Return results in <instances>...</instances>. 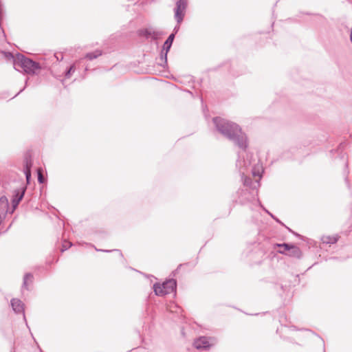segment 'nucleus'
<instances>
[{
  "mask_svg": "<svg viewBox=\"0 0 352 352\" xmlns=\"http://www.w3.org/2000/svg\"><path fill=\"white\" fill-rule=\"evenodd\" d=\"M213 122L222 135L233 141L240 148L245 150L247 148V138L239 125L219 117L213 118Z\"/></svg>",
  "mask_w": 352,
  "mask_h": 352,
  "instance_id": "f257e3e1",
  "label": "nucleus"
},
{
  "mask_svg": "<svg viewBox=\"0 0 352 352\" xmlns=\"http://www.w3.org/2000/svg\"><path fill=\"white\" fill-rule=\"evenodd\" d=\"M6 57L13 59L14 67L19 72L34 74L40 69L38 63L24 56L23 54H17L15 56H13L11 53H8Z\"/></svg>",
  "mask_w": 352,
  "mask_h": 352,
  "instance_id": "f03ea898",
  "label": "nucleus"
},
{
  "mask_svg": "<svg viewBox=\"0 0 352 352\" xmlns=\"http://www.w3.org/2000/svg\"><path fill=\"white\" fill-rule=\"evenodd\" d=\"M176 280L170 279L162 285L156 283L153 285L154 292L157 296H164L173 292L176 289Z\"/></svg>",
  "mask_w": 352,
  "mask_h": 352,
  "instance_id": "7ed1b4c3",
  "label": "nucleus"
},
{
  "mask_svg": "<svg viewBox=\"0 0 352 352\" xmlns=\"http://www.w3.org/2000/svg\"><path fill=\"white\" fill-rule=\"evenodd\" d=\"M187 6V0H179L175 10V19L180 22L184 19L185 10Z\"/></svg>",
  "mask_w": 352,
  "mask_h": 352,
  "instance_id": "20e7f679",
  "label": "nucleus"
},
{
  "mask_svg": "<svg viewBox=\"0 0 352 352\" xmlns=\"http://www.w3.org/2000/svg\"><path fill=\"white\" fill-rule=\"evenodd\" d=\"M174 38H175V33H172L169 35V36L168 37V38L164 43L162 53H161V59L164 60L165 63H166V61H167V54L172 46Z\"/></svg>",
  "mask_w": 352,
  "mask_h": 352,
  "instance_id": "39448f33",
  "label": "nucleus"
},
{
  "mask_svg": "<svg viewBox=\"0 0 352 352\" xmlns=\"http://www.w3.org/2000/svg\"><path fill=\"white\" fill-rule=\"evenodd\" d=\"M210 340L205 336L200 337L195 340L194 346L197 349H207L212 344Z\"/></svg>",
  "mask_w": 352,
  "mask_h": 352,
  "instance_id": "423d86ee",
  "label": "nucleus"
},
{
  "mask_svg": "<svg viewBox=\"0 0 352 352\" xmlns=\"http://www.w3.org/2000/svg\"><path fill=\"white\" fill-rule=\"evenodd\" d=\"M25 190V188H23L21 190H17L14 192V195L12 200V204L14 209H15L18 206L19 204L23 199Z\"/></svg>",
  "mask_w": 352,
  "mask_h": 352,
  "instance_id": "0eeeda50",
  "label": "nucleus"
},
{
  "mask_svg": "<svg viewBox=\"0 0 352 352\" xmlns=\"http://www.w3.org/2000/svg\"><path fill=\"white\" fill-rule=\"evenodd\" d=\"M139 34L142 36H144L146 38H151L152 39L156 40L158 38L160 34L155 31H151L148 29L140 30Z\"/></svg>",
  "mask_w": 352,
  "mask_h": 352,
  "instance_id": "6e6552de",
  "label": "nucleus"
},
{
  "mask_svg": "<svg viewBox=\"0 0 352 352\" xmlns=\"http://www.w3.org/2000/svg\"><path fill=\"white\" fill-rule=\"evenodd\" d=\"M11 305L16 313H23L24 311V305L21 300L16 298H13L11 300Z\"/></svg>",
  "mask_w": 352,
  "mask_h": 352,
  "instance_id": "1a4fd4ad",
  "label": "nucleus"
},
{
  "mask_svg": "<svg viewBox=\"0 0 352 352\" xmlns=\"http://www.w3.org/2000/svg\"><path fill=\"white\" fill-rule=\"evenodd\" d=\"M286 255L300 258L301 256V251L297 246L292 245Z\"/></svg>",
  "mask_w": 352,
  "mask_h": 352,
  "instance_id": "9d476101",
  "label": "nucleus"
},
{
  "mask_svg": "<svg viewBox=\"0 0 352 352\" xmlns=\"http://www.w3.org/2000/svg\"><path fill=\"white\" fill-rule=\"evenodd\" d=\"M321 240L323 243L334 244L338 241V237L337 236H323Z\"/></svg>",
  "mask_w": 352,
  "mask_h": 352,
  "instance_id": "9b49d317",
  "label": "nucleus"
},
{
  "mask_svg": "<svg viewBox=\"0 0 352 352\" xmlns=\"http://www.w3.org/2000/svg\"><path fill=\"white\" fill-rule=\"evenodd\" d=\"M292 245H289L288 243H276L274 245L275 247H279L281 249L278 250V252L282 254H286L287 253V251L289 250Z\"/></svg>",
  "mask_w": 352,
  "mask_h": 352,
  "instance_id": "f8f14e48",
  "label": "nucleus"
},
{
  "mask_svg": "<svg viewBox=\"0 0 352 352\" xmlns=\"http://www.w3.org/2000/svg\"><path fill=\"white\" fill-rule=\"evenodd\" d=\"M31 166L32 162L30 161H26L24 173L26 177L27 182L29 183L30 177H31Z\"/></svg>",
  "mask_w": 352,
  "mask_h": 352,
  "instance_id": "ddd939ff",
  "label": "nucleus"
},
{
  "mask_svg": "<svg viewBox=\"0 0 352 352\" xmlns=\"http://www.w3.org/2000/svg\"><path fill=\"white\" fill-rule=\"evenodd\" d=\"M102 54V50H95L93 52L87 53L85 55V58L89 59V60H93V59L97 58L98 57H99Z\"/></svg>",
  "mask_w": 352,
  "mask_h": 352,
  "instance_id": "4468645a",
  "label": "nucleus"
},
{
  "mask_svg": "<svg viewBox=\"0 0 352 352\" xmlns=\"http://www.w3.org/2000/svg\"><path fill=\"white\" fill-rule=\"evenodd\" d=\"M33 280V275L30 273H28L24 276L23 287L28 289V283H32Z\"/></svg>",
  "mask_w": 352,
  "mask_h": 352,
  "instance_id": "2eb2a0df",
  "label": "nucleus"
},
{
  "mask_svg": "<svg viewBox=\"0 0 352 352\" xmlns=\"http://www.w3.org/2000/svg\"><path fill=\"white\" fill-rule=\"evenodd\" d=\"M75 71V65H72L70 66V67L69 68V69L67 71L66 74H65V76L67 78H69L71 76V74L72 73H74Z\"/></svg>",
  "mask_w": 352,
  "mask_h": 352,
  "instance_id": "dca6fc26",
  "label": "nucleus"
},
{
  "mask_svg": "<svg viewBox=\"0 0 352 352\" xmlns=\"http://www.w3.org/2000/svg\"><path fill=\"white\" fill-rule=\"evenodd\" d=\"M38 180L40 183H43L44 178L40 169L38 170Z\"/></svg>",
  "mask_w": 352,
  "mask_h": 352,
  "instance_id": "f3484780",
  "label": "nucleus"
},
{
  "mask_svg": "<svg viewBox=\"0 0 352 352\" xmlns=\"http://www.w3.org/2000/svg\"><path fill=\"white\" fill-rule=\"evenodd\" d=\"M72 245V243L69 241H65L63 244L62 251L66 250L68 248Z\"/></svg>",
  "mask_w": 352,
  "mask_h": 352,
  "instance_id": "a211bd4d",
  "label": "nucleus"
},
{
  "mask_svg": "<svg viewBox=\"0 0 352 352\" xmlns=\"http://www.w3.org/2000/svg\"><path fill=\"white\" fill-rule=\"evenodd\" d=\"M54 57L56 58L57 60H61L63 58V56L61 53H56L54 54Z\"/></svg>",
  "mask_w": 352,
  "mask_h": 352,
  "instance_id": "6ab92c4d",
  "label": "nucleus"
},
{
  "mask_svg": "<svg viewBox=\"0 0 352 352\" xmlns=\"http://www.w3.org/2000/svg\"><path fill=\"white\" fill-rule=\"evenodd\" d=\"M0 201L2 203V204H7V199L6 197H2L1 199H0Z\"/></svg>",
  "mask_w": 352,
  "mask_h": 352,
  "instance_id": "aec40b11",
  "label": "nucleus"
},
{
  "mask_svg": "<svg viewBox=\"0 0 352 352\" xmlns=\"http://www.w3.org/2000/svg\"><path fill=\"white\" fill-rule=\"evenodd\" d=\"M253 175H255V176H256V175L258 176V177H259V178H261V174L259 173V172L258 171V172L256 173V170H255V169H254V170H253Z\"/></svg>",
  "mask_w": 352,
  "mask_h": 352,
  "instance_id": "412c9836",
  "label": "nucleus"
},
{
  "mask_svg": "<svg viewBox=\"0 0 352 352\" xmlns=\"http://www.w3.org/2000/svg\"><path fill=\"white\" fill-rule=\"evenodd\" d=\"M350 39H351V41L352 42V27L351 29Z\"/></svg>",
  "mask_w": 352,
  "mask_h": 352,
  "instance_id": "4be33fe9",
  "label": "nucleus"
}]
</instances>
